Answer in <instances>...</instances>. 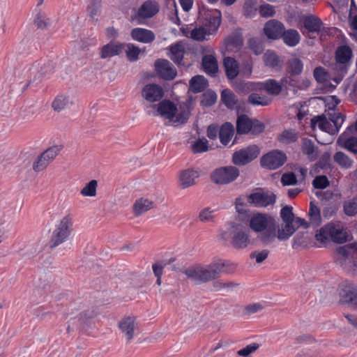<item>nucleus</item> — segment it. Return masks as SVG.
I'll use <instances>...</instances> for the list:
<instances>
[{"label": "nucleus", "instance_id": "680f3d73", "mask_svg": "<svg viewBox=\"0 0 357 357\" xmlns=\"http://www.w3.org/2000/svg\"><path fill=\"white\" fill-rule=\"evenodd\" d=\"M259 348V344L253 343L246 346L245 347L238 351L237 354L238 356L243 357H248L250 354L254 353Z\"/></svg>", "mask_w": 357, "mask_h": 357}, {"label": "nucleus", "instance_id": "39448f33", "mask_svg": "<svg viewBox=\"0 0 357 357\" xmlns=\"http://www.w3.org/2000/svg\"><path fill=\"white\" fill-rule=\"evenodd\" d=\"M328 119L325 115L314 116L311 119V126L314 130L317 127L331 135H335L341 128L344 119L340 112H333L328 113Z\"/></svg>", "mask_w": 357, "mask_h": 357}, {"label": "nucleus", "instance_id": "c756f323", "mask_svg": "<svg viewBox=\"0 0 357 357\" xmlns=\"http://www.w3.org/2000/svg\"><path fill=\"white\" fill-rule=\"evenodd\" d=\"M124 45L120 43H109L101 48L100 57L106 59L119 55L122 52Z\"/></svg>", "mask_w": 357, "mask_h": 357}, {"label": "nucleus", "instance_id": "4c0bfd02", "mask_svg": "<svg viewBox=\"0 0 357 357\" xmlns=\"http://www.w3.org/2000/svg\"><path fill=\"white\" fill-rule=\"evenodd\" d=\"M235 208L238 213V219L241 221H245L250 218L249 211L246 209V204L242 198H237L235 201Z\"/></svg>", "mask_w": 357, "mask_h": 357}, {"label": "nucleus", "instance_id": "f704fd0d", "mask_svg": "<svg viewBox=\"0 0 357 357\" xmlns=\"http://www.w3.org/2000/svg\"><path fill=\"white\" fill-rule=\"evenodd\" d=\"M234 134V127L229 123L223 124L220 130V139L221 143L227 145Z\"/></svg>", "mask_w": 357, "mask_h": 357}, {"label": "nucleus", "instance_id": "4be33fe9", "mask_svg": "<svg viewBox=\"0 0 357 357\" xmlns=\"http://www.w3.org/2000/svg\"><path fill=\"white\" fill-rule=\"evenodd\" d=\"M340 294L345 302L357 307V285L350 283L342 284Z\"/></svg>", "mask_w": 357, "mask_h": 357}, {"label": "nucleus", "instance_id": "79ce46f5", "mask_svg": "<svg viewBox=\"0 0 357 357\" xmlns=\"http://www.w3.org/2000/svg\"><path fill=\"white\" fill-rule=\"evenodd\" d=\"M335 57L338 63H346L351 57V50L347 46L340 47L336 52Z\"/></svg>", "mask_w": 357, "mask_h": 357}, {"label": "nucleus", "instance_id": "f3484780", "mask_svg": "<svg viewBox=\"0 0 357 357\" xmlns=\"http://www.w3.org/2000/svg\"><path fill=\"white\" fill-rule=\"evenodd\" d=\"M199 176L200 172L197 169L188 168L181 170L178 177L181 188L184 190L195 185Z\"/></svg>", "mask_w": 357, "mask_h": 357}, {"label": "nucleus", "instance_id": "0e129e2a", "mask_svg": "<svg viewBox=\"0 0 357 357\" xmlns=\"http://www.w3.org/2000/svg\"><path fill=\"white\" fill-rule=\"evenodd\" d=\"M344 210L347 215L352 216L357 213V201H350L344 205Z\"/></svg>", "mask_w": 357, "mask_h": 357}, {"label": "nucleus", "instance_id": "7ed1b4c3", "mask_svg": "<svg viewBox=\"0 0 357 357\" xmlns=\"http://www.w3.org/2000/svg\"><path fill=\"white\" fill-rule=\"evenodd\" d=\"M229 231H222L220 234V239L229 241L230 245L237 250H244L253 244L250 230L243 227L240 223L234 221L228 222Z\"/></svg>", "mask_w": 357, "mask_h": 357}, {"label": "nucleus", "instance_id": "49530a36", "mask_svg": "<svg viewBox=\"0 0 357 357\" xmlns=\"http://www.w3.org/2000/svg\"><path fill=\"white\" fill-rule=\"evenodd\" d=\"M34 24L38 29H44L50 25V19L43 13L38 12L36 14L33 20Z\"/></svg>", "mask_w": 357, "mask_h": 357}, {"label": "nucleus", "instance_id": "4d7b16f0", "mask_svg": "<svg viewBox=\"0 0 357 357\" xmlns=\"http://www.w3.org/2000/svg\"><path fill=\"white\" fill-rule=\"evenodd\" d=\"M217 99V95L213 91H207L202 96L201 104L203 106L209 107L213 105Z\"/></svg>", "mask_w": 357, "mask_h": 357}, {"label": "nucleus", "instance_id": "7c9ffc66", "mask_svg": "<svg viewBox=\"0 0 357 357\" xmlns=\"http://www.w3.org/2000/svg\"><path fill=\"white\" fill-rule=\"evenodd\" d=\"M337 144L353 153L357 154V138L356 137L347 138L345 134L343 133L337 138Z\"/></svg>", "mask_w": 357, "mask_h": 357}, {"label": "nucleus", "instance_id": "393cba45", "mask_svg": "<svg viewBox=\"0 0 357 357\" xmlns=\"http://www.w3.org/2000/svg\"><path fill=\"white\" fill-rule=\"evenodd\" d=\"M176 105L169 100H164L157 105V112L161 117L169 121L171 118H174Z\"/></svg>", "mask_w": 357, "mask_h": 357}, {"label": "nucleus", "instance_id": "774afa93", "mask_svg": "<svg viewBox=\"0 0 357 357\" xmlns=\"http://www.w3.org/2000/svg\"><path fill=\"white\" fill-rule=\"evenodd\" d=\"M269 251L263 250L259 252H255L250 255L251 258H255L257 264L263 262L268 256Z\"/></svg>", "mask_w": 357, "mask_h": 357}, {"label": "nucleus", "instance_id": "052dcab7", "mask_svg": "<svg viewBox=\"0 0 357 357\" xmlns=\"http://www.w3.org/2000/svg\"><path fill=\"white\" fill-rule=\"evenodd\" d=\"M238 284L234 282H216L214 284V287L220 291H227L231 289H233Z\"/></svg>", "mask_w": 357, "mask_h": 357}, {"label": "nucleus", "instance_id": "ea45409f", "mask_svg": "<svg viewBox=\"0 0 357 357\" xmlns=\"http://www.w3.org/2000/svg\"><path fill=\"white\" fill-rule=\"evenodd\" d=\"M50 162L46 159V158L41 153L33 162L32 169L33 171L36 173H39L47 168L50 165Z\"/></svg>", "mask_w": 357, "mask_h": 357}, {"label": "nucleus", "instance_id": "e2e57ef3", "mask_svg": "<svg viewBox=\"0 0 357 357\" xmlns=\"http://www.w3.org/2000/svg\"><path fill=\"white\" fill-rule=\"evenodd\" d=\"M312 184L315 188L324 189L329 185V181L326 176H317Z\"/></svg>", "mask_w": 357, "mask_h": 357}, {"label": "nucleus", "instance_id": "9d476101", "mask_svg": "<svg viewBox=\"0 0 357 357\" xmlns=\"http://www.w3.org/2000/svg\"><path fill=\"white\" fill-rule=\"evenodd\" d=\"M117 328L127 342L131 341L138 328L137 317L133 314L124 315L118 321Z\"/></svg>", "mask_w": 357, "mask_h": 357}, {"label": "nucleus", "instance_id": "a878e982", "mask_svg": "<svg viewBox=\"0 0 357 357\" xmlns=\"http://www.w3.org/2000/svg\"><path fill=\"white\" fill-rule=\"evenodd\" d=\"M158 6L156 3L148 1L144 2L138 9L136 17L150 18L158 13Z\"/></svg>", "mask_w": 357, "mask_h": 357}, {"label": "nucleus", "instance_id": "bf43d9fd", "mask_svg": "<svg viewBox=\"0 0 357 357\" xmlns=\"http://www.w3.org/2000/svg\"><path fill=\"white\" fill-rule=\"evenodd\" d=\"M259 12L262 17H273L275 13L274 7L269 4H264L259 6Z\"/></svg>", "mask_w": 357, "mask_h": 357}, {"label": "nucleus", "instance_id": "e433bc0d", "mask_svg": "<svg viewBox=\"0 0 357 357\" xmlns=\"http://www.w3.org/2000/svg\"><path fill=\"white\" fill-rule=\"evenodd\" d=\"M333 159L336 163L344 169L351 168L354 162L353 160L347 155L342 151L337 152L333 155Z\"/></svg>", "mask_w": 357, "mask_h": 357}, {"label": "nucleus", "instance_id": "a211bd4d", "mask_svg": "<svg viewBox=\"0 0 357 357\" xmlns=\"http://www.w3.org/2000/svg\"><path fill=\"white\" fill-rule=\"evenodd\" d=\"M157 74L162 79L171 80L175 78L177 72L170 62L165 59H158L155 62Z\"/></svg>", "mask_w": 357, "mask_h": 357}, {"label": "nucleus", "instance_id": "423d86ee", "mask_svg": "<svg viewBox=\"0 0 357 357\" xmlns=\"http://www.w3.org/2000/svg\"><path fill=\"white\" fill-rule=\"evenodd\" d=\"M246 220L249 221V227L256 233H259V238L269 231L275 225V220L271 216L265 213H256Z\"/></svg>", "mask_w": 357, "mask_h": 357}, {"label": "nucleus", "instance_id": "09e8293b", "mask_svg": "<svg viewBox=\"0 0 357 357\" xmlns=\"http://www.w3.org/2000/svg\"><path fill=\"white\" fill-rule=\"evenodd\" d=\"M191 150L194 153H201L208 150V141L203 138L196 140L191 146Z\"/></svg>", "mask_w": 357, "mask_h": 357}, {"label": "nucleus", "instance_id": "412c9836", "mask_svg": "<svg viewBox=\"0 0 357 357\" xmlns=\"http://www.w3.org/2000/svg\"><path fill=\"white\" fill-rule=\"evenodd\" d=\"M284 29V26L280 22L271 20L265 24L264 32L269 39L276 40L281 37Z\"/></svg>", "mask_w": 357, "mask_h": 357}, {"label": "nucleus", "instance_id": "b1692460", "mask_svg": "<svg viewBox=\"0 0 357 357\" xmlns=\"http://www.w3.org/2000/svg\"><path fill=\"white\" fill-rule=\"evenodd\" d=\"M251 202L259 207H266L275 202L276 197L273 193L256 192L249 196Z\"/></svg>", "mask_w": 357, "mask_h": 357}, {"label": "nucleus", "instance_id": "c85d7f7f", "mask_svg": "<svg viewBox=\"0 0 357 357\" xmlns=\"http://www.w3.org/2000/svg\"><path fill=\"white\" fill-rule=\"evenodd\" d=\"M170 59L176 63L180 64L185 52V45L182 42H178L169 47Z\"/></svg>", "mask_w": 357, "mask_h": 357}, {"label": "nucleus", "instance_id": "6e6552de", "mask_svg": "<svg viewBox=\"0 0 357 357\" xmlns=\"http://www.w3.org/2000/svg\"><path fill=\"white\" fill-rule=\"evenodd\" d=\"M72 225L71 218L68 215L63 217L53 231L51 239L50 246L54 248L63 243L68 238L70 231V227Z\"/></svg>", "mask_w": 357, "mask_h": 357}, {"label": "nucleus", "instance_id": "9b49d317", "mask_svg": "<svg viewBox=\"0 0 357 357\" xmlns=\"http://www.w3.org/2000/svg\"><path fill=\"white\" fill-rule=\"evenodd\" d=\"M283 82L284 79H282L280 82H278L275 79H270L264 83L257 84V87H255V84L251 82H240L238 85V88L241 91L250 90L254 89H263L270 95L278 96L282 91Z\"/></svg>", "mask_w": 357, "mask_h": 357}, {"label": "nucleus", "instance_id": "58836bf2", "mask_svg": "<svg viewBox=\"0 0 357 357\" xmlns=\"http://www.w3.org/2000/svg\"><path fill=\"white\" fill-rule=\"evenodd\" d=\"M302 151L303 153L307 155L308 158L314 160L317 158L315 153V147L314 143L308 139H303L302 140Z\"/></svg>", "mask_w": 357, "mask_h": 357}, {"label": "nucleus", "instance_id": "bb28decb", "mask_svg": "<svg viewBox=\"0 0 357 357\" xmlns=\"http://www.w3.org/2000/svg\"><path fill=\"white\" fill-rule=\"evenodd\" d=\"M223 67L227 77L229 79H235L239 74L238 63L235 59L231 56L225 57L223 60Z\"/></svg>", "mask_w": 357, "mask_h": 357}, {"label": "nucleus", "instance_id": "3c124183", "mask_svg": "<svg viewBox=\"0 0 357 357\" xmlns=\"http://www.w3.org/2000/svg\"><path fill=\"white\" fill-rule=\"evenodd\" d=\"M288 65L289 68L290 70V73L293 75H298L303 70V64L302 61L297 58H294L289 60L288 62Z\"/></svg>", "mask_w": 357, "mask_h": 357}, {"label": "nucleus", "instance_id": "f03ea898", "mask_svg": "<svg viewBox=\"0 0 357 357\" xmlns=\"http://www.w3.org/2000/svg\"><path fill=\"white\" fill-rule=\"evenodd\" d=\"M236 266L227 264L218 259L208 264H195L183 271L185 275L192 281L197 283H206L215 280L218 274L222 272H231Z\"/></svg>", "mask_w": 357, "mask_h": 357}, {"label": "nucleus", "instance_id": "aec40b11", "mask_svg": "<svg viewBox=\"0 0 357 357\" xmlns=\"http://www.w3.org/2000/svg\"><path fill=\"white\" fill-rule=\"evenodd\" d=\"M142 97L150 102L160 100L164 96L162 87L155 84H146L142 91Z\"/></svg>", "mask_w": 357, "mask_h": 357}, {"label": "nucleus", "instance_id": "6ab92c4d", "mask_svg": "<svg viewBox=\"0 0 357 357\" xmlns=\"http://www.w3.org/2000/svg\"><path fill=\"white\" fill-rule=\"evenodd\" d=\"M73 105V99L70 96L63 93L56 96L51 102V109L56 114L63 112Z\"/></svg>", "mask_w": 357, "mask_h": 357}, {"label": "nucleus", "instance_id": "a18cd8bd", "mask_svg": "<svg viewBox=\"0 0 357 357\" xmlns=\"http://www.w3.org/2000/svg\"><path fill=\"white\" fill-rule=\"evenodd\" d=\"M63 149V145L62 144H54L42 153L46 158V159L51 162L59 154V153Z\"/></svg>", "mask_w": 357, "mask_h": 357}, {"label": "nucleus", "instance_id": "2f4dec72", "mask_svg": "<svg viewBox=\"0 0 357 357\" xmlns=\"http://www.w3.org/2000/svg\"><path fill=\"white\" fill-rule=\"evenodd\" d=\"M202 67L208 74L213 75L218 70V64L215 57L213 54H206L202 57Z\"/></svg>", "mask_w": 357, "mask_h": 357}, {"label": "nucleus", "instance_id": "dca6fc26", "mask_svg": "<svg viewBox=\"0 0 357 357\" xmlns=\"http://www.w3.org/2000/svg\"><path fill=\"white\" fill-rule=\"evenodd\" d=\"M218 27L215 26L211 29L208 26H199L190 29L189 28H183L181 31L183 34L189 38L197 41H202L208 39V36L211 35L217 30Z\"/></svg>", "mask_w": 357, "mask_h": 357}, {"label": "nucleus", "instance_id": "69168bd1", "mask_svg": "<svg viewBox=\"0 0 357 357\" xmlns=\"http://www.w3.org/2000/svg\"><path fill=\"white\" fill-rule=\"evenodd\" d=\"M68 314L70 316L76 315L79 319H84L86 317V310H82L80 306H73L69 311Z\"/></svg>", "mask_w": 357, "mask_h": 357}, {"label": "nucleus", "instance_id": "4468645a", "mask_svg": "<svg viewBox=\"0 0 357 357\" xmlns=\"http://www.w3.org/2000/svg\"><path fill=\"white\" fill-rule=\"evenodd\" d=\"M301 22L302 23L303 27L308 31V33H319L320 38L321 40L327 33V30L324 27L321 20L315 15H304L301 17Z\"/></svg>", "mask_w": 357, "mask_h": 357}, {"label": "nucleus", "instance_id": "864d4df0", "mask_svg": "<svg viewBox=\"0 0 357 357\" xmlns=\"http://www.w3.org/2000/svg\"><path fill=\"white\" fill-rule=\"evenodd\" d=\"M100 8L101 2H89V5L88 6V12L92 20L98 21Z\"/></svg>", "mask_w": 357, "mask_h": 357}, {"label": "nucleus", "instance_id": "5701e85b", "mask_svg": "<svg viewBox=\"0 0 357 357\" xmlns=\"http://www.w3.org/2000/svg\"><path fill=\"white\" fill-rule=\"evenodd\" d=\"M153 207L154 202L152 199L142 197L135 201L132 210L135 216L139 217L151 210Z\"/></svg>", "mask_w": 357, "mask_h": 357}, {"label": "nucleus", "instance_id": "c9c22d12", "mask_svg": "<svg viewBox=\"0 0 357 357\" xmlns=\"http://www.w3.org/2000/svg\"><path fill=\"white\" fill-rule=\"evenodd\" d=\"M98 181L91 180L80 190V195L84 197H94L97 195Z\"/></svg>", "mask_w": 357, "mask_h": 357}, {"label": "nucleus", "instance_id": "473e14b6", "mask_svg": "<svg viewBox=\"0 0 357 357\" xmlns=\"http://www.w3.org/2000/svg\"><path fill=\"white\" fill-rule=\"evenodd\" d=\"M208 85V80L203 75H196L190 80V88L194 93L204 91Z\"/></svg>", "mask_w": 357, "mask_h": 357}, {"label": "nucleus", "instance_id": "37998d69", "mask_svg": "<svg viewBox=\"0 0 357 357\" xmlns=\"http://www.w3.org/2000/svg\"><path fill=\"white\" fill-rule=\"evenodd\" d=\"M264 61L266 66L276 68L280 66L281 61L278 55L271 51H267L264 55Z\"/></svg>", "mask_w": 357, "mask_h": 357}, {"label": "nucleus", "instance_id": "a19ab883", "mask_svg": "<svg viewBox=\"0 0 357 357\" xmlns=\"http://www.w3.org/2000/svg\"><path fill=\"white\" fill-rule=\"evenodd\" d=\"M221 99L222 102L230 109L234 108L236 103L237 99L234 93L228 89H225L221 93Z\"/></svg>", "mask_w": 357, "mask_h": 357}, {"label": "nucleus", "instance_id": "0eeeda50", "mask_svg": "<svg viewBox=\"0 0 357 357\" xmlns=\"http://www.w3.org/2000/svg\"><path fill=\"white\" fill-rule=\"evenodd\" d=\"M239 176V170L234 166L221 167L211 174V180L218 185H227L234 181Z\"/></svg>", "mask_w": 357, "mask_h": 357}, {"label": "nucleus", "instance_id": "f257e3e1", "mask_svg": "<svg viewBox=\"0 0 357 357\" xmlns=\"http://www.w3.org/2000/svg\"><path fill=\"white\" fill-rule=\"evenodd\" d=\"M280 217L282 222L276 225L267 231L261 237V241L268 245L273 242L275 238L280 241L288 240L301 226L308 227V224L304 219L295 218L292 211V207L286 206L281 209Z\"/></svg>", "mask_w": 357, "mask_h": 357}, {"label": "nucleus", "instance_id": "5fc2aeb1", "mask_svg": "<svg viewBox=\"0 0 357 357\" xmlns=\"http://www.w3.org/2000/svg\"><path fill=\"white\" fill-rule=\"evenodd\" d=\"M215 210L211 208H206L201 211L199 215V220L202 222H214L213 213Z\"/></svg>", "mask_w": 357, "mask_h": 357}, {"label": "nucleus", "instance_id": "1a4fd4ad", "mask_svg": "<svg viewBox=\"0 0 357 357\" xmlns=\"http://www.w3.org/2000/svg\"><path fill=\"white\" fill-rule=\"evenodd\" d=\"M264 128L263 123L257 119H250L246 115L239 116L236 121V130L239 134L250 132L257 135L261 133Z\"/></svg>", "mask_w": 357, "mask_h": 357}, {"label": "nucleus", "instance_id": "20e7f679", "mask_svg": "<svg viewBox=\"0 0 357 357\" xmlns=\"http://www.w3.org/2000/svg\"><path fill=\"white\" fill-rule=\"evenodd\" d=\"M348 234L346 229L340 225L329 223L317 231L315 238L322 244L330 242L344 243L348 239Z\"/></svg>", "mask_w": 357, "mask_h": 357}, {"label": "nucleus", "instance_id": "f8f14e48", "mask_svg": "<svg viewBox=\"0 0 357 357\" xmlns=\"http://www.w3.org/2000/svg\"><path fill=\"white\" fill-rule=\"evenodd\" d=\"M260 153L259 148L252 144L234 153L232 162L236 165H245L257 158Z\"/></svg>", "mask_w": 357, "mask_h": 357}, {"label": "nucleus", "instance_id": "13d9d810", "mask_svg": "<svg viewBox=\"0 0 357 357\" xmlns=\"http://www.w3.org/2000/svg\"><path fill=\"white\" fill-rule=\"evenodd\" d=\"M309 216L312 222L319 224L321 221V214L319 208L313 203H310Z\"/></svg>", "mask_w": 357, "mask_h": 357}, {"label": "nucleus", "instance_id": "de8ad7c7", "mask_svg": "<svg viewBox=\"0 0 357 357\" xmlns=\"http://www.w3.org/2000/svg\"><path fill=\"white\" fill-rule=\"evenodd\" d=\"M243 15L247 17H253L257 10V0H246L244 3Z\"/></svg>", "mask_w": 357, "mask_h": 357}, {"label": "nucleus", "instance_id": "8fccbe9b", "mask_svg": "<svg viewBox=\"0 0 357 357\" xmlns=\"http://www.w3.org/2000/svg\"><path fill=\"white\" fill-rule=\"evenodd\" d=\"M128 59L130 61H136L139 59L141 50L133 44H127L125 50Z\"/></svg>", "mask_w": 357, "mask_h": 357}, {"label": "nucleus", "instance_id": "603ef678", "mask_svg": "<svg viewBox=\"0 0 357 357\" xmlns=\"http://www.w3.org/2000/svg\"><path fill=\"white\" fill-rule=\"evenodd\" d=\"M248 102L254 105L266 106L270 103V100L257 93H252L248 97Z\"/></svg>", "mask_w": 357, "mask_h": 357}, {"label": "nucleus", "instance_id": "338daca9", "mask_svg": "<svg viewBox=\"0 0 357 357\" xmlns=\"http://www.w3.org/2000/svg\"><path fill=\"white\" fill-rule=\"evenodd\" d=\"M281 181L284 185H294L297 183V178L294 173H286L282 176Z\"/></svg>", "mask_w": 357, "mask_h": 357}, {"label": "nucleus", "instance_id": "6e6d98bb", "mask_svg": "<svg viewBox=\"0 0 357 357\" xmlns=\"http://www.w3.org/2000/svg\"><path fill=\"white\" fill-rule=\"evenodd\" d=\"M249 48L257 55L260 54L264 51L263 44L260 40L257 38H250L248 41Z\"/></svg>", "mask_w": 357, "mask_h": 357}, {"label": "nucleus", "instance_id": "cd10ccee", "mask_svg": "<svg viewBox=\"0 0 357 357\" xmlns=\"http://www.w3.org/2000/svg\"><path fill=\"white\" fill-rule=\"evenodd\" d=\"M131 36L135 40L143 43H150L155 39V35L152 31L143 28L133 29Z\"/></svg>", "mask_w": 357, "mask_h": 357}, {"label": "nucleus", "instance_id": "72a5a7b5", "mask_svg": "<svg viewBox=\"0 0 357 357\" xmlns=\"http://www.w3.org/2000/svg\"><path fill=\"white\" fill-rule=\"evenodd\" d=\"M281 36L283 38L284 43L289 47L296 46L301 40L299 33L295 29H288L287 31L284 29Z\"/></svg>", "mask_w": 357, "mask_h": 357}, {"label": "nucleus", "instance_id": "ddd939ff", "mask_svg": "<svg viewBox=\"0 0 357 357\" xmlns=\"http://www.w3.org/2000/svg\"><path fill=\"white\" fill-rule=\"evenodd\" d=\"M192 107V98H189L185 101L176 104V111L174 112V118H171L169 122L175 126L185 123L190 116Z\"/></svg>", "mask_w": 357, "mask_h": 357}, {"label": "nucleus", "instance_id": "2eb2a0df", "mask_svg": "<svg viewBox=\"0 0 357 357\" xmlns=\"http://www.w3.org/2000/svg\"><path fill=\"white\" fill-rule=\"evenodd\" d=\"M285 154L278 150H274L263 155L261 159V165L269 169H275L282 166L286 161Z\"/></svg>", "mask_w": 357, "mask_h": 357}, {"label": "nucleus", "instance_id": "c03bdc74", "mask_svg": "<svg viewBox=\"0 0 357 357\" xmlns=\"http://www.w3.org/2000/svg\"><path fill=\"white\" fill-rule=\"evenodd\" d=\"M298 139V132L294 130H285L278 137V140L284 144L295 142Z\"/></svg>", "mask_w": 357, "mask_h": 357}]
</instances>
